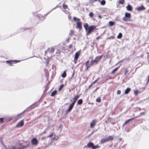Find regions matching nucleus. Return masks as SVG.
<instances>
[{"label": "nucleus", "instance_id": "nucleus-1", "mask_svg": "<svg viewBox=\"0 0 149 149\" xmlns=\"http://www.w3.org/2000/svg\"><path fill=\"white\" fill-rule=\"evenodd\" d=\"M84 27L85 29L86 33V35L88 36L94 30L97 29L95 25H93L90 26L87 23H85L84 24Z\"/></svg>", "mask_w": 149, "mask_h": 149}, {"label": "nucleus", "instance_id": "nucleus-2", "mask_svg": "<svg viewBox=\"0 0 149 149\" xmlns=\"http://www.w3.org/2000/svg\"><path fill=\"white\" fill-rule=\"evenodd\" d=\"M39 100L38 101L36 102L35 103H33L31 106H30L29 107L27 108L26 109H25L19 115H21L23 113H24L26 110H27V109H29V108H30V109L31 110V109H32L35 107H37L38 106L39 104Z\"/></svg>", "mask_w": 149, "mask_h": 149}, {"label": "nucleus", "instance_id": "nucleus-3", "mask_svg": "<svg viewBox=\"0 0 149 149\" xmlns=\"http://www.w3.org/2000/svg\"><path fill=\"white\" fill-rule=\"evenodd\" d=\"M39 100L38 101L36 102L35 103H33L31 106H30L29 107L27 108L26 109H25L19 115H21L23 113H24L26 110H27V109H29V108H30V109L31 110V109H32L35 107H37L38 106L39 104Z\"/></svg>", "mask_w": 149, "mask_h": 149}, {"label": "nucleus", "instance_id": "nucleus-4", "mask_svg": "<svg viewBox=\"0 0 149 149\" xmlns=\"http://www.w3.org/2000/svg\"><path fill=\"white\" fill-rule=\"evenodd\" d=\"M26 144V145H22L21 143H19V145L20 146V147H18L17 148V149H25L29 147L30 144L29 142L28 141H26L25 142Z\"/></svg>", "mask_w": 149, "mask_h": 149}, {"label": "nucleus", "instance_id": "nucleus-5", "mask_svg": "<svg viewBox=\"0 0 149 149\" xmlns=\"http://www.w3.org/2000/svg\"><path fill=\"white\" fill-rule=\"evenodd\" d=\"M131 16V14L130 13L126 12L125 16L123 18V19L124 21H127L129 20V19L130 18Z\"/></svg>", "mask_w": 149, "mask_h": 149}, {"label": "nucleus", "instance_id": "nucleus-6", "mask_svg": "<svg viewBox=\"0 0 149 149\" xmlns=\"http://www.w3.org/2000/svg\"><path fill=\"white\" fill-rule=\"evenodd\" d=\"M20 61L18 60H8L6 61V63L10 66H12L13 63H16Z\"/></svg>", "mask_w": 149, "mask_h": 149}, {"label": "nucleus", "instance_id": "nucleus-7", "mask_svg": "<svg viewBox=\"0 0 149 149\" xmlns=\"http://www.w3.org/2000/svg\"><path fill=\"white\" fill-rule=\"evenodd\" d=\"M146 8L143 5L141 4V6H138L135 8V10L138 12L143 11L146 9Z\"/></svg>", "mask_w": 149, "mask_h": 149}, {"label": "nucleus", "instance_id": "nucleus-8", "mask_svg": "<svg viewBox=\"0 0 149 149\" xmlns=\"http://www.w3.org/2000/svg\"><path fill=\"white\" fill-rule=\"evenodd\" d=\"M31 144L33 145H36L39 143L38 140L36 138H33L31 141Z\"/></svg>", "mask_w": 149, "mask_h": 149}, {"label": "nucleus", "instance_id": "nucleus-9", "mask_svg": "<svg viewBox=\"0 0 149 149\" xmlns=\"http://www.w3.org/2000/svg\"><path fill=\"white\" fill-rule=\"evenodd\" d=\"M75 103L74 102H72L69 105V108L67 109L66 111V113H68L70 112L72 109L74 107Z\"/></svg>", "mask_w": 149, "mask_h": 149}, {"label": "nucleus", "instance_id": "nucleus-10", "mask_svg": "<svg viewBox=\"0 0 149 149\" xmlns=\"http://www.w3.org/2000/svg\"><path fill=\"white\" fill-rule=\"evenodd\" d=\"M24 124V120H22L17 123V125H16L15 127L19 128L22 127L23 126Z\"/></svg>", "mask_w": 149, "mask_h": 149}, {"label": "nucleus", "instance_id": "nucleus-11", "mask_svg": "<svg viewBox=\"0 0 149 149\" xmlns=\"http://www.w3.org/2000/svg\"><path fill=\"white\" fill-rule=\"evenodd\" d=\"M94 146V143L91 142H89L88 143L87 145L85 146V148H89L92 149Z\"/></svg>", "mask_w": 149, "mask_h": 149}, {"label": "nucleus", "instance_id": "nucleus-12", "mask_svg": "<svg viewBox=\"0 0 149 149\" xmlns=\"http://www.w3.org/2000/svg\"><path fill=\"white\" fill-rule=\"evenodd\" d=\"M77 27L79 29H81L82 28V24L81 22H77Z\"/></svg>", "mask_w": 149, "mask_h": 149}, {"label": "nucleus", "instance_id": "nucleus-13", "mask_svg": "<svg viewBox=\"0 0 149 149\" xmlns=\"http://www.w3.org/2000/svg\"><path fill=\"white\" fill-rule=\"evenodd\" d=\"M127 10L129 11H132L133 10L132 7L130 4H128L126 7Z\"/></svg>", "mask_w": 149, "mask_h": 149}, {"label": "nucleus", "instance_id": "nucleus-14", "mask_svg": "<svg viewBox=\"0 0 149 149\" xmlns=\"http://www.w3.org/2000/svg\"><path fill=\"white\" fill-rule=\"evenodd\" d=\"M103 56V55H101L98 56H97L95 57V59L97 63L102 58Z\"/></svg>", "mask_w": 149, "mask_h": 149}, {"label": "nucleus", "instance_id": "nucleus-15", "mask_svg": "<svg viewBox=\"0 0 149 149\" xmlns=\"http://www.w3.org/2000/svg\"><path fill=\"white\" fill-rule=\"evenodd\" d=\"M96 124V121L95 120H93L90 124V127L91 128L93 127Z\"/></svg>", "mask_w": 149, "mask_h": 149}, {"label": "nucleus", "instance_id": "nucleus-16", "mask_svg": "<svg viewBox=\"0 0 149 149\" xmlns=\"http://www.w3.org/2000/svg\"><path fill=\"white\" fill-rule=\"evenodd\" d=\"M108 142L107 138H103L100 141V144H103L105 143Z\"/></svg>", "mask_w": 149, "mask_h": 149}, {"label": "nucleus", "instance_id": "nucleus-17", "mask_svg": "<svg viewBox=\"0 0 149 149\" xmlns=\"http://www.w3.org/2000/svg\"><path fill=\"white\" fill-rule=\"evenodd\" d=\"M80 52V51H79L77 52L74 56V58L76 59H78V58L79 55V54Z\"/></svg>", "mask_w": 149, "mask_h": 149}, {"label": "nucleus", "instance_id": "nucleus-18", "mask_svg": "<svg viewBox=\"0 0 149 149\" xmlns=\"http://www.w3.org/2000/svg\"><path fill=\"white\" fill-rule=\"evenodd\" d=\"M54 51V48L53 47H52V48H48L47 49V51L48 52H49L50 53L52 54Z\"/></svg>", "mask_w": 149, "mask_h": 149}, {"label": "nucleus", "instance_id": "nucleus-19", "mask_svg": "<svg viewBox=\"0 0 149 149\" xmlns=\"http://www.w3.org/2000/svg\"><path fill=\"white\" fill-rule=\"evenodd\" d=\"M97 63H98L95 59L94 60H91L90 64V65H91L92 66L95 64L96 65L97 64Z\"/></svg>", "mask_w": 149, "mask_h": 149}, {"label": "nucleus", "instance_id": "nucleus-20", "mask_svg": "<svg viewBox=\"0 0 149 149\" xmlns=\"http://www.w3.org/2000/svg\"><path fill=\"white\" fill-rule=\"evenodd\" d=\"M119 68V66H118V67H117L115 68H114V69H113L112 72L111 73V74H114L116 72L118 68Z\"/></svg>", "mask_w": 149, "mask_h": 149}, {"label": "nucleus", "instance_id": "nucleus-21", "mask_svg": "<svg viewBox=\"0 0 149 149\" xmlns=\"http://www.w3.org/2000/svg\"><path fill=\"white\" fill-rule=\"evenodd\" d=\"M131 89L130 88H127L125 90L124 93L125 94H128L130 91Z\"/></svg>", "mask_w": 149, "mask_h": 149}, {"label": "nucleus", "instance_id": "nucleus-22", "mask_svg": "<svg viewBox=\"0 0 149 149\" xmlns=\"http://www.w3.org/2000/svg\"><path fill=\"white\" fill-rule=\"evenodd\" d=\"M80 95H77L76 96L74 97L73 99L74 100L72 102H74V103L75 104L76 101L77 100L78 98H79Z\"/></svg>", "mask_w": 149, "mask_h": 149}, {"label": "nucleus", "instance_id": "nucleus-23", "mask_svg": "<svg viewBox=\"0 0 149 149\" xmlns=\"http://www.w3.org/2000/svg\"><path fill=\"white\" fill-rule=\"evenodd\" d=\"M107 141H112L113 140V137L112 136H109L107 138H106Z\"/></svg>", "mask_w": 149, "mask_h": 149}, {"label": "nucleus", "instance_id": "nucleus-24", "mask_svg": "<svg viewBox=\"0 0 149 149\" xmlns=\"http://www.w3.org/2000/svg\"><path fill=\"white\" fill-rule=\"evenodd\" d=\"M57 91L56 90H55L51 94V96L52 97H54L57 94Z\"/></svg>", "mask_w": 149, "mask_h": 149}, {"label": "nucleus", "instance_id": "nucleus-25", "mask_svg": "<svg viewBox=\"0 0 149 149\" xmlns=\"http://www.w3.org/2000/svg\"><path fill=\"white\" fill-rule=\"evenodd\" d=\"M137 117H138V116L126 120L125 121L126 122V123H129V122H130L131 120H134L135 118H136Z\"/></svg>", "mask_w": 149, "mask_h": 149}, {"label": "nucleus", "instance_id": "nucleus-26", "mask_svg": "<svg viewBox=\"0 0 149 149\" xmlns=\"http://www.w3.org/2000/svg\"><path fill=\"white\" fill-rule=\"evenodd\" d=\"M83 103V100L82 99H80L79 100L77 103V104L81 105Z\"/></svg>", "mask_w": 149, "mask_h": 149}, {"label": "nucleus", "instance_id": "nucleus-27", "mask_svg": "<svg viewBox=\"0 0 149 149\" xmlns=\"http://www.w3.org/2000/svg\"><path fill=\"white\" fill-rule=\"evenodd\" d=\"M115 24V22L112 21H110L109 22V25L110 26H111L113 25H114Z\"/></svg>", "mask_w": 149, "mask_h": 149}, {"label": "nucleus", "instance_id": "nucleus-28", "mask_svg": "<svg viewBox=\"0 0 149 149\" xmlns=\"http://www.w3.org/2000/svg\"><path fill=\"white\" fill-rule=\"evenodd\" d=\"M122 34L121 33H119L117 36V38L118 39H120L122 38Z\"/></svg>", "mask_w": 149, "mask_h": 149}, {"label": "nucleus", "instance_id": "nucleus-29", "mask_svg": "<svg viewBox=\"0 0 149 149\" xmlns=\"http://www.w3.org/2000/svg\"><path fill=\"white\" fill-rule=\"evenodd\" d=\"M100 147V146H99L98 144H97L95 145H94V146H93V148L92 149H96Z\"/></svg>", "mask_w": 149, "mask_h": 149}, {"label": "nucleus", "instance_id": "nucleus-30", "mask_svg": "<svg viewBox=\"0 0 149 149\" xmlns=\"http://www.w3.org/2000/svg\"><path fill=\"white\" fill-rule=\"evenodd\" d=\"M66 70H65L62 73L61 76L62 77L65 78L66 77Z\"/></svg>", "mask_w": 149, "mask_h": 149}, {"label": "nucleus", "instance_id": "nucleus-31", "mask_svg": "<svg viewBox=\"0 0 149 149\" xmlns=\"http://www.w3.org/2000/svg\"><path fill=\"white\" fill-rule=\"evenodd\" d=\"M100 0H89V3H93L94 2L97 1H100Z\"/></svg>", "mask_w": 149, "mask_h": 149}, {"label": "nucleus", "instance_id": "nucleus-32", "mask_svg": "<svg viewBox=\"0 0 149 149\" xmlns=\"http://www.w3.org/2000/svg\"><path fill=\"white\" fill-rule=\"evenodd\" d=\"M73 20L74 21H77L78 22H79L80 20V19L76 17H74L73 18Z\"/></svg>", "mask_w": 149, "mask_h": 149}, {"label": "nucleus", "instance_id": "nucleus-33", "mask_svg": "<svg viewBox=\"0 0 149 149\" xmlns=\"http://www.w3.org/2000/svg\"><path fill=\"white\" fill-rule=\"evenodd\" d=\"M106 1L105 0H102L100 2V4L101 5L104 6L105 5Z\"/></svg>", "mask_w": 149, "mask_h": 149}, {"label": "nucleus", "instance_id": "nucleus-34", "mask_svg": "<svg viewBox=\"0 0 149 149\" xmlns=\"http://www.w3.org/2000/svg\"><path fill=\"white\" fill-rule=\"evenodd\" d=\"M64 85L63 84H62L61 85L60 87L59 88L58 90L59 91H60L63 88Z\"/></svg>", "mask_w": 149, "mask_h": 149}, {"label": "nucleus", "instance_id": "nucleus-35", "mask_svg": "<svg viewBox=\"0 0 149 149\" xmlns=\"http://www.w3.org/2000/svg\"><path fill=\"white\" fill-rule=\"evenodd\" d=\"M8 149H17L15 146H10V147H8Z\"/></svg>", "mask_w": 149, "mask_h": 149}, {"label": "nucleus", "instance_id": "nucleus-36", "mask_svg": "<svg viewBox=\"0 0 149 149\" xmlns=\"http://www.w3.org/2000/svg\"><path fill=\"white\" fill-rule=\"evenodd\" d=\"M89 15L91 18H92L93 17V13L92 12H91L89 13Z\"/></svg>", "mask_w": 149, "mask_h": 149}, {"label": "nucleus", "instance_id": "nucleus-37", "mask_svg": "<svg viewBox=\"0 0 149 149\" xmlns=\"http://www.w3.org/2000/svg\"><path fill=\"white\" fill-rule=\"evenodd\" d=\"M86 68L85 69V70L86 71L88 70V69L90 68V66H92L91 65H90V64H89L87 65H86Z\"/></svg>", "mask_w": 149, "mask_h": 149}, {"label": "nucleus", "instance_id": "nucleus-38", "mask_svg": "<svg viewBox=\"0 0 149 149\" xmlns=\"http://www.w3.org/2000/svg\"><path fill=\"white\" fill-rule=\"evenodd\" d=\"M134 94L136 95L138 94L139 91L138 90H136L134 91Z\"/></svg>", "mask_w": 149, "mask_h": 149}, {"label": "nucleus", "instance_id": "nucleus-39", "mask_svg": "<svg viewBox=\"0 0 149 149\" xmlns=\"http://www.w3.org/2000/svg\"><path fill=\"white\" fill-rule=\"evenodd\" d=\"M96 101L97 102H100L101 101V99L100 98L98 97L96 99Z\"/></svg>", "mask_w": 149, "mask_h": 149}, {"label": "nucleus", "instance_id": "nucleus-40", "mask_svg": "<svg viewBox=\"0 0 149 149\" xmlns=\"http://www.w3.org/2000/svg\"><path fill=\"white\" fill-rule=\"evenodd\" d=\"M63 7L64 9H66L68 8V6L66 5L63 4Z\"/></svg>", "mask_w": 149, "mask_h": 149}, {"label": "nucleus", "instance_id": "nucleus-41", "mask_svg": "<svg viewBox=\"0 0 149 149\" xmlns=\"http://www.w3.org/2000/svg\"><path fill=\"white\" fill-rule=\"evenodd\" d=\"M73 32L72 30H70V32L69 33V35L71 36H72L73 35Z\"/></svg>", "mask_w": 149, "mask_h": 149}, {"label": "nucleus", "instance_id": "nucleus-42", "mask_svg": "<svg viewBox=\"0 0 149 149\" xmlns=\"http://www.w3.org/2000/svg\"><path fill=\"white\" fill-rule=\"evenodd\" d=\"M3 118H0V123H2L3 122Z\"/></svg>", "mask_w": 149, "mask_h": 149}, {"label": "nucleus", "instance_id": "nucleus-43", "mask_svg": "<svg viewBox=\"0 0 149 149\" xmlns=\"http://www.w3.org/2000/svg\"><path fill=\"white\" fill-rule=\"evenodd\" d=\"M114 38V36H111L110 37H108V39H113Z\"/></svg>", "mask_w": 149, "mask_h": 149}, {"label": "nucleus", "instance_id": "nucleus-44", "mask_svg": "<svg viewBox=\"0 0 149 149\" xmlns=\"http://www.w3.org/2000/svg\"><path fill=\"white\" fill-rule=\"evenodd\" d=\"M124 3V0H119V3L121 4H123Z\"/></svg>", "mask_w": 149, "mask_h": 149}, {"label": "nucleus", "instance_id": "nucleus-45", "mask_svg": "<svg viewBox=\"0 0 149 149\" xmlns=\"http://www.w3.org/2000/svg\"><path fill=\"white\" fill-rule=\"evenodd\" d=\"M92 84H90L89 86H88V88H86V90H85V92H86V91H87L88 89H89L92 86Z\"/></svg>", "mask_w": 149, "mask_h": 149}, {"label": "nucleus", "instance_id": "nucleus-46", "mask_svg": "<svg viewBox=\"0 0 149 149\" xmlns=\"http://www.w3.org/2000/svg\"><path fill=\"white\" fill-rule=\"evenodd\" d=\"M47 138V136H43L42 137L41 139V140H45V139Z\"/></svg>", "mask_w": 149, "mask_h": 149}, {"label": "nucleus", "instance_id": "nucleus-47", "mask_svg": "<svg viewBox=\"0 0 149 149\" xmlns=\"http://www.w3.org/2000/svg\"><path fill=\"white\" fill-rule=\"evenodd\" d=\"M47 130V128H46V129H45L44 132H42L41 133V134L42 135V134H44L45 133H46V131Z\"/></svg>", "mask_w": 149, "mask_h": 149}, {"label": "nucleus", "instance_id": "nucleus-48", "mask_svg": "<svg viewBox=\"0 0 149 149\" xmlns=\"http://www.w3.org/2000/svg\"><path fill=\"white\" fill-rule=\"evenodd\" d=\"M128 70L127 69H126L125 70V71L124 74V75H126V74L128 72Z\"/></svg>", "mask_w": 149, "mask_h": 149}, {"label": "nucleus", "instance_id": "nucleus-49", "mask_svg": "<svg viewBox=\"0 0 149 149\" xmlns=\"http://www.w3.org/2000/svg\"><path fill=\"white\" fill-rule=\"evenodd\" d=\"M120 93H121V91L120 90H118L117 91V94L119 95L120 94Z\"/></svg>", "mask_w": 149, "mask_h": 149}, {"label": "nucleus", "instance_id": "nucleus-50", "mask_svg": "<svg viewBox=\"0 0 149 149\" xmlns=\"http://www.w3.org/2000/svg\"><path fill=\"white\" fill-rule=\"evenodd\" d=\"M145 114V112H142L140 113V115L139 116H138V117L139 116H141L143 115H144Z\"/></svg>", "mask_w": 149, "mask_h": 149}, {"label": "nucleus", "instance_id": "nucleus-51", "mask_svg": "<svg viewBox=\"0 0 149 149\" xmlns=\"http://www.w3.org/2000/svg\"><path fill=\"white\" fill-rule=\"evenodd\" d=\"M53 135V133H52L50 135H49V136H47V137L48 138L49 137H51Z\"/></svg>", "mask_w": 149, "mask_h": 149}, {"label": "nucleus", "instance_id": "nucleus-52", "mask_svg": "<svg viewBox=\"0 0 149 149\" xmlns=\"http://www.w3.org/2000/svg\"><path fill=\"white\" fill-rule=\"evenodd\" d=\"M57 7V6L55 7L54 8L52 9L49 12L47 13L45 15H47L48 14V13H49L51 12L52 10L55 9Z\"/></svg>", "mask_w": 149, "mask_h": 149}, {"label": "nucleus", "instance_id": "nucleus-53", "mask_svg": "<svg viewBox=\"0 0 149 149\" xmlns=\"http://www.w3.org/2000/svg\"><path fill=\"white\" fill-rule=\"evenodd\" d=\"M89 62V60L87 61L85 63V65H88V63Z\"/></svg>", "mask_w": 149, "mask_h": 149}, {"label": "nucleus", "instance_id": "nucleus-54", "mask_svg": "<svg viewBox=\"0 0 149 149\" xmlns=\"http://www.w3.org/2000/svg\"><path fill=\"white\" fill-rule=\"evenodd\" d=\"M99 88V87H97L96 88V89L94 90V91L93 92V93H94V92H95L97 89H98Z\"/></svg>", "mask_w": 149, "mask_h": 149}, {"label": "nucleus", "instance_id": "nucleus-55", "mask_svg": "<svg viewBox=\"0 0 149 149\" xmlns=\"http://www.w3.org/2000/svg\"><path fill=\"white\" fill-rule=\"evenodd\" d=\"M126 145H124L121 148L122 149H125V147H126Z\"/></svg>", "mask_w": 149, "mask_h": 149}, {"label": "nucleus", "instance_id": "nucleus-56", "mask_svg": "<svg viewBox=\"0 0 149 149\" xmlns=\"http://www.w3.org/2000/svg\"><path fill=\"white\" fill-rule=\"evenodd\" d=\"M101 38V36H100L96 38V39L98 40L99 39Z\"/></svg>", "mask_w": 149, "mask_h": 149}, {"label": "nucleus", "instance_id": "nucleus-57", "mask_svg": "<svg viewBox=\"0 0 149 149\" xmlns=\"http://www.w3.org/2000/svg\"><path fill=\"white\" fill-rule=\"evenodd\" d=\"M77 59H75L74 58V62L75 64H76L77 62Z\"/></svg>", "mask_w": 149, "mask_h": 149}, {"label": "nucleus", "instance_id": "nucleus-58", "mask_svg": "<svg viewBox=\"0 0 149 149\" xmlns=\"http://www.w3.org/2000/svg\"><path fill=\"white\" fill-rule=\"evenodd\" d=\"M127 123H126V121H125L123 124V126H124L125 125L127 124Z\"/></svg>", "mask_w": 149, "mask_h": 149}, {"label": "nucleus", "instance_id": "nucleus-59", "mask_svg": "<svg viewBox=\"0 0 149 149\" xmlns=\"http://www.w3.org/2000/svg\"><path fill=\"white\" fill-rule=\"evenodd\" d=\"M96 82V81L95 80L91 84H92V85L93 84H95Z\"/></svg>", "mask_w": 149, "mask_h": 149}, {"label": "nucleus", "instance_id": "nucleus-60", "mask_svg": "<svg viewBox=\"0 0 149 149\" xmlns=\"http://www.w3.org/2000/svg\"><path fill=\"white\" fill-rule=\"evenodd\" d=\"M49 63V61L48 59L47 60L46 65H47Z\"/></svg>", "mask_w": 149, "mask_h": 149}, {"label": "nucleus", "instance_id": "nucleus-61", "mask_svg": "<svg viewBox=\"0 0 149 149\" xmlns=\"http://www.w3.org/2000/svg\"><path fill=\"white\" fill-rule=\"evenodd\" d=\"M98 17L100 19H101L102 18V17L100 14L98 15Z\"/></svg>", "mask_w": 149, "mask_h": 149}, {"label": "nucleus", "instance_id": "nucleus-62", "mask_svg": "<svg viewBox=\"0 0 149 149\" xmlns=\"http://www.w3.org/2000/svg\"><path fill=\"white\" fill-rule=\"evenodd\" d=\"M74 72H73L72 75V76H71V78H73V77L74 76Z\"/></svg>", "mask_w": 149, "mask_h": 149}, {"label": "nucleus", "instance_id": "nucleus-63", "mask_svg": "<svg viewBox=\"0 0 149 149\" xmlns=\"http://www.w3.org/2000/svg\"><path fill=\"white\" fill-rule=\"evenodd\" d=\"M47 88H46L44 90V93H45L47 91Z\"/></svg>", "mask_w": 149, "mask_h": 149}, {"label": "nucleus", "instance_id": "nucleus-64", "mask_svg": "<svg viewBox=\"0 0 149 149\" xmlns=\"http://www.w3.org/2000/svg\"><path fill=\"white\" fill-rule=\"evenodd\" d=\"M57 139H58V138L56 139L55 137H53V140H57Z\"/></svg>", "mask_w": 149, "mask_h": 149}]
</instances>
